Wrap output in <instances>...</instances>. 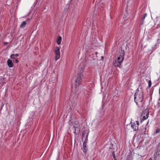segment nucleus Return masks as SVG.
Masks as SVG:
<instances>
[{
    "label": "nucleus",
    "mask_w": 160,
    "mask_h": 160,
    "mask_svg": "<svg viewBox=\"0 0 160 160\" xmlns=\"http://www.w3.org/2000/svg\"><path fill=\"white\" fill-rule=\"evenodd\" d=\"M143 99V93L141 91L137 90L134 95V101L138 107L142 106V101Z\"/></svg>",
    "instance_id": "obj_1"
},
{
    "label": "nucleus",
    "mask_w": 160,
    "mask_h": 160,
    "mask_svg": "<svg viewBox=\"0 0 160 160\" xmlns=\"http://www.w3.org/2000/svg\"><path fill=\"white\" fill-rule=\"evenodd\" d=\"M82 78L83 74L82 72H80L78 73L77 77L75 81L74 87L75 88H77L79 87L82 81Z\"/></svg>",
    "instance_id": "obj_2"
},
{
    "label": "nucleus",
    "mask_w": 160,
    "mask_h": 160,
    "mask_svg": "<svg viewBox=\"0 0 160 160\" xmlns=\"http://www.w3.org/2000/svg\"><path fill=\"white\" fill-rule=\"evenodd\" d=\"M54 52L55 55V61H56L58 60L59 59L60 57V52L59 48L58 47H56L54 50Z\"/></svg>",
    "instance_id": "obj_3"
},
{
    "label": "nucleus",
    "mask_w": 160,
    "mask_h": 160,
    "mask_svg": "<svg viewBox=\"0 0 160 160\" xmlns=\"http://www.w3.org/2000/svg\"><path fill=\"white\" fill-rule=\"evenodd\" d=\"M130 124H131V128L134 131H136L138 129L139 123L138 121H135L134 122H131Z\"/></svg>",
    "instance_id": "obj_4"
},
{
    "label": "nucleus",
    "mask_w": 160,
    "mask_h": 160,
    "mask_svg": "<svg viewBox=\"0 0 160 160\" xmlns=\"http://www.w3.org/2000/svg\"><path fill=\"white\" fill-rule=\"evenodd\" d=\"M160 151L158 149L154 153V156L155 160H159L160 159Z\"/></svg>",
    "instance_id": "obj_5"
},
{
    "label": "nucleus",
    "mask_w": 160,
    "mask_h": 160,
    "mask_svg": "<svg viewBox=\"0 0 160 160\" xmlns=\"http://www.w3.org/2000/svg\"><path fill=\"white\" fill-rule=\"evenodd\" d=\"M124 53H122L119 55L118 57L116 60L118 61H120V63H121L124 59Z\"/></svg>",
    "instance_id": "obj_6"
},
{
    "label": "nucleus",
    "mask_w": 160,
    "mask_h": 160,
    "mask_svg": "<svg viewBox=\"0 0 160 160\" xmlns=\"http://www.w3.org/2000/svg\"><path fill=\"white\" fill-rule=\"evenodd\" d=\"M121 63L120 62L116 60L113 61V64L115 67H120Z\"/></svg>",
    "instance_id": "obj_7"
},
{
    "label": "nucleus",
    "mask_w": 160,
    "mask_h": 160,
    "mask_svg": "<svg viewBox=\"0 0 160 160\" xmlns=\"http://www.w3.org/2000/svg\"><path fill=\"white\" fill-rule=\"evenodd\" d=\"M8 66L10 68H12L13 66V63L11 60L8 59L7 62Z\"/></svg>",
    "instance_id": "obj_8"
},
{
    "label": "nucleus",
    "mask_w": 160,
    "mask_h": 160,
    "mask_svg": "<svg viewBox=\"0 0 160 160\" xmlns=\"http://www.w3.org/2000/svg\"><path fill=\"white\" fill-rule=\"evenodd\" d=\"M160 100V99L159 98L158 99V101L154 103V106L156 108H159L160 106V102L159 101Z\"/></svg>",
    "instance_id": "obj_9"
},
{
    "label": "nucleus",
    "mask_w": 160,
    "mask_h": 160,
    "mask_svg": "<svg viewBox=\"0 0 160 160\" xmlns=\"http://www.w3.org/2000/svg\"><path fill=\"white\" fill-rule=\"evenodd\" d=\"M146 128L145 127H142V128L140 130H139V133L141 134H143V133H144V132L146 131Z\"/></svg>",
    "instance_id": "obj_10"
},
{
    "label": "nucleus",
    "mask_w": 160,
    "mask_h": 160,
    "mask_svg": "<svg viewBox=\"0 0 160 160\" xmlns=\"http://www.w3.org/2000/svg\"><path fill=\"white\" fill-rule=\"evenodd\" d=\"M144 113H143L142 114V116L143 117V120H145L146 119H147L148 118V113L146 112V114H145V113L144 114Z\"/></svg>",
    "instance_id": "obj_11"
},
{
    "label": "nucleus",
    "mask_w": 160,
    "mask_h": 160,
    "mask_svg": "<svg viewBox=\"0 0 160 160\" xmlns=\"http://www.w3.org/2000/svg\"><path fill=\"white\" fill-rule=\"evenodd\" d=\"M26 24V21H23L20 25V27L22 28H24Z\"/></svg>",
    "instance_id": "obj_12"
},
{
    "label": "nucleus",
    "mask_w": 160,
    "mask_h": 160,
    "mask_svg": "<svg viewBox=\"0 0 160 160\" xmlns=\"http://www.w3.org/2000/svg\"><path fill=\"white\" fill-rule=\"evenodd\" d=\"M61 40H62L61 37L60 36L58 37V39L57 40V43L58 45L60 44L61 43Z\"/></svg>",
    "instance_id": "obj_13"
},
{
    "label": "nucleus",
    "mask_w": 160,
    "mask_h": 160,
    "mask_svg": "<svg viewBox=\"0 0 160 160\" xmlns=\"http://www.w3.org/2000/svg\"><path fill=\"white\" fill-rule=\"evenodd\" d=\"M160 132V129H157L156 130V132H154V135H156L157 134L159 133Z\"/></svg>",
    "instance_id": "obj_14"
},
{
    "label": "nucleus",
    "mask_w": 160,
    "mask_h": 160,
    "mask_svg": "<svg viewBox=\"0 0 160 160\" xmlns=\"http://www.w3.org/2000/svg\"><path fill=\"white\" fill-rule=\"evenodd\" d=\"M74 129H75V132H76V131H79V129L78 127L77 126L76 127L75 126H74Z\"/></svg>",
    "instance_id": "obj_15"
},
{
    "label": "nucleus",
    "mask_w": 160,
    "mask_h": 160,
    "mask_svg": "<svg viewBox=\"0 0 160 160\" xmlns=\"http://www.w3.org/2000/svg\"><path fill=\"white\" fill-rule=\"evenodd\" d=\"M86 143H87V142H86V141H84V142H83V148H87Z\"/></svg>",
    "instance_id": "obj_16"
},
{
    "label": "nucleus",
    "mask_w": 160,
    "mask_h": 160,
    "mask_svg": "<svg viewBox=\"0 0 160 160\" xmlns=\"http://www.w3.org/2000/svg\"><path fill=\"white\" fill-rule=\"evenodd\" d=\"M87 148H83V152L86 153L87 152Z\"/></svg>",
    "instance_id": "obj_17"
},
{
    "label": "nucleus",
    "mask_w": 160,
    "mask_h": 160,
    "mask_svg": "<svg viewBox=\"0 0 160 160\" xmlns=\"http://www.w3.org/2000/svg\"><path fill=\"white\" fill-rule=\"evenodd\" d=\"M112 156H113V157L114 159L116 160L115 155V154L114 152H112Z\"/></svg>",
    "instance_id": "obj_18"
},
{
    "label": "nucleus",
    "mask_w": 160,
    "mask_h": 160,
    "mask_svg": "<svg viewBox=\"0 0 160 160\" xmlns=\"http://www.w3.org/2000/svg\"><path fill=\"white\" fill-rule=\"evenodd\" d=\"M15 57V56L14 54H12L11 55L10 57L14 59Z\"/></svg>",
    "instance_id": "obj_19"
},
{
    "label": "nucleus",
    "mask_w": 160,
    "mask_h": 160,
    "mask_svg": "<svg viewBox=\"0 0 160 160\" xmlns=\"http://www.w3.org/2000/svg\"><path fill=\"white\" fill-rule=\"evenodd\" d=\"M151 84H152V83H151V82L150 81H149V82H148V87L149 88H150V87H151Z\"/></svg>",
    "instance_id": "obj_20"
},
{
    "label": "nucleus",
    "mask_w": 160,
    "mask_h": 160,
    "mask_svg": "<svg viewBox=\"0 0 160 160\" xmlns=\"http://www.w3.org/2000/svg\"><path fill=\"white\" fill-rule=\"evenodd\" d=\"M88 134H89V132H88L87 133V135L86 136V140L85 141H86H86L87 140V139H88Z\"/></svg>",
    "instance_id": "obj_21"
},
{
    "label": "nucleus",
    "mask_w": 160,
    "mask_h": 160,
    "mask_svg": "<svg viewBox=\"0 0 160 160\" xmlns=\"http://www.w3.org/2000/svg\"><path fill=\"white\" fill-rule=\"evenodd\" d=\"M147 16V13H145L144 15V16H143V20Z\"/></svg>",
    "instance_id": "obj_22"
},
{
    "label": "nucleus",
    "mask_w": 160,
    "mask_h": 160,
    "mask_svg": "<svg viewBox=\"0 0 160 160\" xmlns=\"http://www.w3.org/2000/svg\"><path fill=\"white\" fill-rule=\"evenodd\" d=\"M30 19H31L30 18H27L26 19V20L25 21H26V22H27L30 20Z\"/></svg>",
    "instance_id": "obj_23"
},
{
    "label": "nucleus",
    "mask_w": 160,
    "mask_h": 160,
    "mask_svg": "<svg viewBox=\"0 0 160 160\" xmlns=\"http://www.w3.org/2000/svg\"><path fill=\"white\" fill-rule=\"evenodd\" d=\"M15 56L16 57H18V56L19 55L18 54H14Z\"/></svg>",
    "instance_id": "obj_24"
},
{
    "label": "nucleus",
    "mask_w": 160,
    "mask_h": 160,
    "mask_svg": "<svg viewBox=\"0 0 160 160\" xmlns=\"http://www.w3.org/2000/svg\"><path fill=\"white\" fill-rule=\"evenodd\" d=\"M82 137H83L84 136V135H85L84 132H82Z\"/></svg>",
    "instance_id": "obj_25"
},
{
    "label": "nucleus",
    "mask_w": 160,
    "mask_h": 160,
    "mask_svg": "<svg viewBox=\"0 0 160 160\" xmlns=\"http://www.w3.org/2000/svg\"><path fill=\"white\" fill-rule=\"evenodd\" d=\"M15 62H16V63H18V60H17V59H16V60H15Z\"/></svg>",
    "instance_id": "obj_26"
},
{
    "label": "nucleus",
    "mask_w": 160,
    "mask_h": 160,
    "mask_svg": "<svg viewBox=\"0 0 160 160\" xmlns=\"http://www.w3.org/2000/svg\"><path fill=\"white\" fill-rule=\"evenodd\" d=\"M159 93L160 94V88H159Z\"/></svg>",
    "instance_id": "obj_27"
},
{
    "label": "nucleus",
    "mask_w": 160,
    "mask_h": 160,
    "mask_svg": "<svg viewBox=\"0 0 160 160\" xmlns=\"http://www.w3.org/2000/svg\"><path fill=\"white\" fill-rule=\"evenodd\" d=\"M148 160H152L151 158H150Z\"/></svg>",
    "instance_id": "obj_28"
},
{
    "label": "nucleus",
    "mask_w": 160,
    "mask_h": 160,
    "mask_svg": "<svg viewBox=\"0 0 160 160\" xmlns=\"http://www.w3.org/2000/svg\"><path fill=\"white\" fill-rule=\"evenodd\" d=\"M148 123V122H147V124L146 125H147Z\"/></svg>",
    "instance_id": "obj_29"
},
{
    "label": "nucleus",
    "mask_w": 160,
    "mask_h": 160,
    "mask_svg": "<svg viewBox=\"0 0 160 160\" xmlns=\"http://www.w3.org/2000/svg\"><path fill=\"white\" fill-rule=\"evenodd\" d=\"M102 58H103V57L102 56Z\"/></svg>",
    "instance_id": "obj_30"
},
{
    "label": "nucleus",
    "mask_w": 160,
    "mask_h": 160,
    "mask_svg": "<svg viewBox=\"0 0 160 160\" xmlns=\"http://www.w3.org/2000/svg\"><path fill=\"white\" fill-rule=\"evenodd\" d=\"M159 40V39H158L157 40H158V41Z\"/></svg>",
    "instance_id": "obj_31"
}]
</instances>
